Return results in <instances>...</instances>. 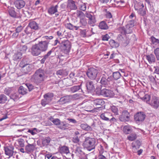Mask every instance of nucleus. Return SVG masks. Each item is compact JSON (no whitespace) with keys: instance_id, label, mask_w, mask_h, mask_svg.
Wrapping results in <instances>:
<instances>
[{"instance_id":"obj_1","label":"nucleus","mask_w":159,"mask_h":159,"mask_svg":"<svg viewBox=\"0 0 159 159\" xmlns=\"http://www.w3.org/2000/svg\"><path fill=\"white\" fill-rule=\"evenodd\" d=\"M52 36H45L42 37L44 40L39 41V43L33 45L31 49L32 54L34 56H38L42 52H45L48 49L51 40L53 39Z\"/></svg>"},{"instance_id":"obj_2","label":"nucleus","mask_w":159,"mask_h":159,"mask_svg":"<svg viewBox=\"0 0 159 159\" xmlns=\"http://www.w3.org/2000/svg\"><path fill=\"white\" fill-rule=\"evenodd\" d=\"M19 66L21 68L23 72L27 74L30 72L34 68L33 65L31 64H28L25 58H23L20 62Z\"/></svg>"},{"instance_id":"obj_3","label":"nucleus","mask_w":159,"mask_h":159,"mask_svg":"<svg viewBox=\"0 0 159 159\" xmlns=\"http://www.w3.org/2000/svg\"><path fill=\"white\" fill-rule=\"evenodd\" d=\"M95 139L94 138L88 137L85 138L83 145L88 151H90L95 149Z\"/></svg>"},{"instance_id":"obj_4","label":"nucleus","mask_w":159,"mask_h":159,"mask_svg":"<svg viewBox=\"0 0 159 159\" xmlns=\"http://www.w3.org/2000/svg\"><path fill=\"white\" fill-rule=\"evenodd\" d=\"M99 70L93 67H90L88 69L86 72V74L88 78L91 80L96 79L99 73Z\"/></svg>"},{"instance_id":"obj_5","label":"nucleus","mask_w":159,"mask_h":159,"mask_svg":"<svg viewBox=\"0 0 159 159\" xmlns=\"http://www.w3.org/2000/svg\"><path fill=\"white\" fill-rule=\"evenodd\" d=\"M96 93L98 95H102L105 97H112L114 95L113 91L106 89H102L101 88L99 90L96 89Z\"/></svg>"},{"instance_id":"obj_6","label":"nucleus","mask_w":159,"mask_h":159,"mask_svg":"<svg viewBox=\"0 0 159 159\" xmlns=\"http://www.w3.org/2000/svg\"><path fill=\"white\" fill-rule=\"evenodd\" d=\"M39 28V24L34 21H30L27 27L25 28V32L26 34H28L32 32V29L37 30Z\"/></svg>"},{"instance_id":"obj_7","label":"nucleus","mask_w":159,"mask_h":159,"mask_svg":"<svg viewBox=\"0 0 159 159\" xmlns=\"http://www.w3.org/2000/svg\"><path fill=\"white\" fill-rule=\"evenodd\" d=\"M111 79L112 77L111 76L107 77L105 75H103L100 81L101 86L105 87H109L111 81Z\"/></svg>"},{"instance_id":"obj_8","label":"nucleus","mask_w":159,"mask_h":159,"mask_svg":"<svg viewBox=\"0 0 159 159\" xmlns=\"http://www.w3.org/2000/svg\"><path fill=\"white\" fill-rule=\"evenodd\" d=\"M145 113L143 112H138L134 115V119L137 124H140L143 122L146 117Z\"/></svg>"},{"instance_id":"obj_9","label":"nucleus","mask_w":159,"mask_h":159,"mask_svg":"<svg viewBox=\"0 0 159 159\" xmlns=\"http://www.w3.org/2000/svg\"><path fill=\"white\" fill-rule=\"evenodd\" d=\"M53 97V94L52 93H48L44 95V99L41 101V103L43 106L48 104L51 102Z\"/></svg>"},{"instance_id":"obj_10","label":"nucleus","mask_w":159,"mask_h":159,"mask_svg":"<svg viewBox=\"0 0 159 159\" xmlns=\"http://www.w3.org/2000/svg\"><path fill=\"white\" fill-rule=\"evenodd\" d=\"M72 98V96L66 95L61 97L57 101V103L60 105H63L70 102Z\"/></svg>"},{"instance_id":"obj_11","label":"nucleus","mask_w":159,"mask_h":159,"mask_svg":"<svg viewBox=\"0 0 159 159\" xmlns=\"http://www.w3.org/2000/svg\"><path fill=\"white\" fill-rule=\"evenodd\" d=\"M149 103L154 108L159 110V99L158 97L152 96Z\"/></svg>"},{"instance_id":"obj_12","label":"nucleus","mask_w":159,"mask_h":159,"mask_svg":"<svg viewBox=\"0 0 159 159\" xmlns=\"http://www.w3.org/2000/svg\"><path fill=\"white\" fill-rule=\"evenodd\" d=\"M130 118L129 113L126 110L123 111L121 114L119 116L120 120L122 122H128Z\"/></svg>"},{"instance_id":"obj_13","label":"nucleus","mask_w":159,"mask_h":159,"mask_svg":"<svg viewBox=\"0 0 159 159\" xmlns=\"http://www.w3.org/2000/svg\"><path fill=\"white\" fill-rule=\"evenodd\" d=\"M62 49L67 52H69L71 48L70 43L68 40H64L61 43Z\"/></svg>"},{"instance_id":"obj_14","label":"nucleus","mask_w":159,"mask_h":159,"mask_svg":"<svg viewBox=\"0 0 159 159\" xmlns=\"http://www.w3.org/2000/svg\"><path fill=\"white\" fill-rule=\"evenodd\" d=\"M14 149V148L12 146L4 147L5 154L6 155L8 156L9 157H11L13 155Z\"/></svg>"},{"instance_id":"obj_15","label":"nucleus","mask_w":159,"mask_h":159,"mask_svg":"<svg viewBox=\"0 0 159 159\" xmlns=\"http://www.w3.org/2000/svg\"><path fill=\"white\" fill-rule=\"evenodd\" d=\"M14 4L16 8L20 9L24 7L25 2L23 0H16L14 1Z\"/></svg>"},{"instance_id":"obj_16","label":"nucleus","mask_w":159,"mask_h":159,"mask_svg":"<svg viewBox=\"0 0 159 159\" xmlns=\"http://www.w3.org/2000/svg\"><path fill=\"white\" fill-rule=\"evenodd\" d=\"M86 87L88 92H91L94 90V84L93 81L88 80L86 83Z\"/></svg>"},{"instance_id":"obj_17","label":"nucleus","mask_w":159,"mask_h":159,"mask_svg":"<svg viewBox=\"0 0 159 159\" xmlns=\"http://www.w3.org/2000/svg\"><path fill=\"white\" fill-rule=\"evenodd\" d=\"M85 16L89 19L88 23L89 25H93L96 22L94 16L91 14L90 13L87 12L85 13Z\"/></svg>"},{"instance_id":"obj_18","label":"nucleus","mask_w":159,"mask_h":159,"mask_svg":"<svg viewBox=\"0 0 159 159\" xmlns=\"http://www.w3.org/2000/svg\"><path fill=\"white\" fill-rule=\"evenodd\" d=\"M34 75L44 80L45 76V72L41 69H39L35 71Z\"/></svg>"},{"instance_id":"obj_19","label":"nucleus","mask_w":159,"mask_h":159,"mask_svg":"<svg viewBox=\"0 0 159 159\" xmlns=\"http://www.w3.org/2000/svg\"><path fill=\"white\" fill-rule=\"evenodd\" d=\"M35 148V145L34 143L30 144L28 143L25 147V150L26 152L28 154H30L34 150Z\"/></svg>"},{"instance_id":"obj_20","label":"nucleus","mask_w":159,"mask_h":159,"mask_svg":"<svg viewBox=\"0 0 159 159\" xmlns=\"http://www.w3.org/2000/svg\"><path fill=\"white\" fill-rule=\"evenodd\" d=\"M55 48H53L46 54L43 56V58L40 60V63L41 64H43L45 63L46 60L51 55V53L54 51Z\"/></svg>"},{"instance_id":"obj_21","label":"nucleus","mask_w":159,"mask_h":159,"mask_svg":"<svg viewBox=\"0 0 159 159\" xmlns=\"http://www.w3.org/2000/svg\"><path fill=\"white\" fill-rule=\"evenodd\" d=\"M107 17L108 18L106 20L108 25L110 26L112 25L113 23V19L112 18V16L111 12H107L106 14Z\"/></svg>"},{"instance_id":"obj_22","label":"nucleus","mask_w":159,"mask_h":159,"mask_svg":"<svg viewBox=\"0 0 159 159\" xmlns=\"http://www.w3.org/2000/svg\"><path fill=\"white\" fill-rule=\"evenodd\" d=\"M31 80L32 81L37 84L41 83L44 80L43 79H41L34 75L32 76Z\"/></svg>"},{"instance_id":"obj_23","label":"nucleus","mask_w":159,"mask_h":159,"mask_svg":"<svg viewBox=\"0 0 159 159\" xmlns=\"http://www.w3.org/2000/svg\"><path fill=\"white\" fill-rule=\"evenodd\" d=\"M58 6L57 5L55 6H52L49 7L48 11L49 14L52 15L57 12V8Z\"/></svg>"},{"instance_id":"obj_24","label":"nucleus","mask_w":159,"mask_h":159,"mask_svg":"<svg viewBox=\"0 0 159 159\" xmlns=\"http://www.w3.org/2000/svg\"><path fill=\"white\" fill-rule=\"evenodd\" d=\"M68 74V72L66 70L61 69L57 70L56 74L59 75L61 77L67 76Z\"/></svg>"},{"instance_id":"obj_25","label":"nucleus","mask_w":159,"mask_h":159,"mask_svg":"<svg viewBox=\"0 0 159 159\" xmlns=\"http://www.w3.org/2000/svg\"><path fill=\"white\" fill-rule=\"evenodd\" d=\"M100 116L101 118L103 120L109 121L111 115L110 113L105 112L102 113Z\"/></svg>"},{"instance_id":"obj_26","label":"nucleus","mask_w":159,"mask_h":159,"mask_svg":"<svg viewBox=\"0 0 159 159\" xmlns=\"http://www.w3.org/2000/svg\"><path fill=\"white\" fill-rule=\"evenodd\" d=\"M18 91L19 94L22 95L26 94L27 93V90L25 84L20 86L18 89Z\"/></svg>"},{"instance_id":"obj_27","label":"nucleus","mask_w":159,"mask_h":159,"mask_svg":"<svg viewBox=\"0 0 159 159\" xmlns=\"http://www.w3.org/2000/svg\"><path fill=\"white\" fill-rule=\"evenodd\" d=\"M67 7L71 10H76L77 9L75 2L72 0H69L68 1Z\"/></svg>"},{"instance_id":"obj_28","label":"nucleus","mask_w":159,"mask_h":159,"mask_svg":"<svg viewBox=\"0 0 159 159\" xmlns=\"http://www.w3.org/2000/svg\"><path fill=\"white\" fill-rule=\"evenodd\" d=\"M146 58L150 64L154 63L156 61V58L152 54L146 56Z\"/></svg>"},{"instance_id":"obj_29","label":"nucleus","mask_w":159,"mask_h":159,"mask_svg":"<svg viewBox=\"0 0 159 159\" xmlns=\"http://www.w3.org/2000/svg\"><path fill=\"white\" fill-rule=\"evenodd\" d=\"M59 152L61 154H67L69 153L68 147L65 146L60 147L59 148Z\"/></svg>"},{"instance_id":"obj_30","label":"nucleus","mask_w":159,"mask_h":159,"mask_svg":"<svg viewBox=\"0 0 159 159\" xmlns=\"http://www.w3.org/2000/svg\"><path fill=\"white\" fill-rule=\"evenodd\" d=\"M94 105L96 106H102L104 103V101L102 99H97L93 100Z\"/></svg>"},{"instance_id":"obj_31","label":"nucleus","mask_w":159,"mask_h":159,"mask_svg":"<svg viewBox=\"0 0 159 159\" xmlns=\"http://www.w3.org/2000/svg\"><path fill=\"white\" fill-rule=\"evenodd\" d=\"M119 31L122 34L125 35L131 33V30H129L128 28L125 29L124 27H120L119 28Z\"/></svg>"},{"instance_id":"obj_32","label":"nucleus","mask_w":159,"mask_h":159,"mask_svg":"<svg viewBox=\"0 0 159 159\" xmlns=\"http://www.w3.org/2000/svg\"><path fill=\"white\" fill-rule=\"evenodd\" d=\"M144 7V5L142 2H138L136 1L135 2L134 7L135 10L137 11L141 8H143Z\"/></svg>"},{"instance_id":"obj_33","label":"nucleus","mask_w":159,"mask_h":159,"mask_svg":"<svg viewBox=\"0 0 159 159\" xmlns=\"http://www.w3.org/2000/svg\"><path fill=\"white\" fill-rule=\"evenodd\" d=\"M121 75L120 72L119 71H116L112 73V75H111L110 76L112 77L111 81L114 80H117L120 78Z\"/></svg>"},{"instance_id":"obj_34","label":"nucleus","mask_w":159,"mask_h":159,"mask_svg":"<svg viewBox=\"0 0 159 159\" xmlns=\"http://www.w3.org/2000/svg\"><path fill=\"white\" fill-rule=\"evenodd\" d=\"M135 22L134 20H130L126 26V28H128L129 30H131V33L132 32V28L134 26Z\"/></svg>"},{"instance_id":"obj_35","label":"nucleus","mask_w":159,"mask_h":159,"mask_svg":"<svg viewBox=\"0 0 159 159\" xmlns=\"http://www.w3.org/2000/svg\"><path fill=\"white\" fill-rule=\"evenodd\" d=\"M80 126L82 129L87 131H91L92 128L86 124H81Z\"/></svg>"},{"instance_id":"obj_36","label":"nucleus","mask_w":159,"mask_h":159,"mask_svg":"<svg viewBox=\"0 0 159 159\" xmlns=\"http://www.w3.org/2000/svg\"><path fill=\"white\" fill-rule=\"evenodd\" d=\"M59 128L62 129H65L68 127L69 124L66 123L65 121H60L58 125Z\"/></svg>"},{"instance_id":"obj_37","label":"nucleus","mask_w":159,"mask_h":159,"mask_svg":"<svg viewBox=\"0 0 159 159\" xmlns=\"http://www.w3.org/2000/svg\"><path fill=\"white\" fill-rule=\"evenodd\" d=\"M123 131L126 134H129L132 132V128L129 125L125 126L123 128Z\"/></svg>"},{"instance_id":"obj_38","label":"nucleus","mask_w":159,"mask_h":159,"mask_svg":"<svg viewBox=\"0 0 159 159\" xmlns=\"http://www.w3.org/2000/svg\"><path fill=\"white\" fill-rule=\"evenodd\" d=\"M81 84H80V85H77L73 86L71 87L69 89V91L72 93L76 92L81 89Z\"/></svg>"},{"instance_id":"obj_39","label":"nucleus","mask_w":159,"mask_h":159,"mask_svg":"<svg viewBox=\"0 0 159 159\" xmlns=\"http://www.w3.org/2000/svg\"><path fill=\"white\" fill-rule=\"evenodd\" d=\"M107 22H105V21L101 22L99 25V28L103 30H107L108 28V27L107 25Z\"/></svg>"},{"instance_id":"obj_40","label":"nucleus","mask_w":159,"mask_h":159,"mask_svg":"<svg viewBox=\"0 0 159 159\" xmlns=\"http://www.w3.org/2000/svg\"><path fill=\"white\" fill-rule=\"evenodd\" d=\"M22 53L21 52H17L13 57V59L14 61L20 59L22 58Z\"/></svg>"},{"instance_id":"obj_41","label":"nucleus","mask_w":159,"mask_h":159,"mask_svg":"<svg viewBox=\"0 0 159 159\" xmlns=\"http://www.w3.org/2000/svg\"><path fill=\"white\" fill-rule=\"evenodd\" d=\"M109 43L112 48H117L119 46V44L118 42L115 41L113 39L110 40Z\"/></svg>"},{"instance_id":"obj_42","label":"nucleus","mask_w":159,"mask_h":159,"mask_svg":"<svg viewBox=\"0 0 159 159\" xmlns=\"http://www.w3.org/2000/svg\"><path fill=\"white\" fill-rule=\"evenodd\" d=\"M7 100V96L4 94L0 95V104H4Z\"/></svg>"},{"instance_id":"obj_43","label":"nucleus","mask_w":159,"mask_h":159,"mask_svg":"<svg viewBox=\"0 0 159 159\" xmlns=\"http://www.w3.org/2000/svg\"><path fill=\"white\" fill-rule=\"evenodd\" d=\"M20 97H19V93H15L12 94L10 96L11 99L15 101L19 99Z\"/></svg>"},{"instance_id":"obj_44","label":"nucleus","mask_w":159,"mask_h":159,"mask_svg":"<svg viewBox=\"0 0 159 159\" xmlns=\"http://www.w3.org/2000/svg\"><path fill=\"white\" fill-rule=\"evenodd\" d=\"M150 39L153 44L159 46V40L158 39L155 38L153 36L151 37Z\"/></svg>"},{"instance_id":"obj_45","label":"nucleus","mask_w":159,"mask_h":159,"mask_svg":"<svg viewBox=\"0 0 159 159\" xmlns=\"http://www.w3.org/2000/svg\"><path fill=\"white\" fill-rule=\"evenodd\" d=\"M51 139L49 137H46L43 139L42 143L44 146H47L48 145L50 142Z\"/></svg>"},{"instance_id":"obj_46","label":"nucleus","mask_w":159,"mask_h":159,"mask_svg":"<svg viewBox=\"0 0 159 159\" xmlns=\"http://www.w3.org/2000/svg\"><path fill=\"white\" fill-rule=\"evenodd\" d=\"M137 12L139 14L143 16H145L146 14V10L144 7L138 10Z\"/></svg>"},{"instance_id":"obj_47","label":"nucleus","mask_w":159,"mask_h":159,"mask_svg":"<svg viewBox=\"0 0 159 159\" xmlns=\"http://www.w3.org/2000/svg\"><path fill=\"white\" fill-rule=\"evenodd\" d=\"M29 43H26L25 45H21L19 48V50L22 52H25L28 48L27 45Z\"/></svg>"},{"instance_id":"obj_48","label":"nucleus","mask_w":159,"mask_h":159,"mask_svg":"<svg viewBox=\"0 0 159 159\" xmlns=\"http://www.w3.org/2000/svg\"><path fill=\"white\" fill-rule=\"evenodd\" d=\"M79 24L80 26H81V27L82 26H85L87 24L86 19L83 18H81L80 20Z\"/></svg>"},{"instance_id":"obj_49","label":"nucleus","mask_w":159,"mask_h":159,"mask_svg":"<svg viewBox=\"0 0 159 159\" xmlns=\"http://www.w3.org/2000/svg\"><path fill=\"white\" fill-rule=\"evenodd\" d=\"M27 89L28 88L29 91H31L32 90L34 89L35 87L33 85L30 83H26L25 84Z\"/></svg>"},{"instance_id":"obj_50","label":"nucleus","mask_w":159,"mask_h":159,"mask_svg":"<svg viewBox=\"0 0 159 159\" xmlns=\"http://www.w3.org/2000/svg\"><path fill=\"white\" fill-rule=\"evenodd\" d=\"M136 135L135 134H132L127 137L128 139L130 141H133L136 138Z\"/></svg>"},{"instance_id":"obj_51","label":"nucleus","mask_w":159,"mask_h":159,"mask_svg":"<svg viewBox=\"0 0 159 159\" xmlns=\"http://www.w3.org/2000/svg\"><path fill=\"white\" fill-rule=\"evenodd\" d=\"M111 111L114 113L116 115H118V110L117 108L115 106L111 107Z\"/></svg>"},{"instance_id":"obj_52","label":"nucleus","mask_w":159,"mask_h":159,"mask_svg":"<svg viewBox=\"0 0 159 159\" xmlns=\"http://www.w3.org/2000/svg\"><path fill=\"white\" fill-rule=\"evenodd\" d=\"M154 52L157 60H159V48H157L154 49Z\"/></svg>"},{"instance_id":"obj_53","label":"nucleus","mask_w":159,"mask_h":159,"mask_svg":"<svg viewBox=\"0 0 159 159\" xmlns=\"http://www.w3.org/2000/svg\"><path fill=\"white\" fill-rule=\"evenodd\" d=\"M142 99L144 101L148 102L150 100V96L148 94H146L144 97L142 98Z\"/></svg>"},{"instance_id":"obj_54","label":"nucleus","mask_w":159,"mask_h":159,"mask_svg":"<svg viewBox=\"0 0 159 159\" xmlns=\"http://www.w3.org/2000/svg\"><path fill=\"white\" fill-rule=\"evenodd\" d=\"M27 132H28L30 133L32 135H34L37 134V129L34 128L31 129H29Z\"/></svg>"},{"instance_id":"obj_55","label":"nucleus","mask_w":159,"mask_h":159,"mask_svg":"<svg viewBox=\"0 0 159 159\" xmlns=\"http://www.w3.org/2000/svg\"><path fill=\"white\" fill-rule=\"evenodd\" d=\"M10 15L12 17L15 18L16 17V13L15 11L13 10H10L9 11Z\"/></svg>"},{"instance_id":"obj_56","label":"nucleus","mask_w":159,"mask_h":159,"mask_svg":"<svg viewBox=\"0 0 159 159\" xmlns=\"http://www.w3.org/2000/svg\"><path fill=\"white\" fill-rule=\"evenodd\" d=\"M51 121L55 125H58L60 123L61 121L59 119H53L52 118Z\"/></svg>"},{"instance_id":"obj_57","label":"nucleus","mask_w":159,"mask_h":159,"mask_svg":"<svg viewBox=\"0 0 159 159\" xmlns=\"http://www.w3.org/2000/svg\"><path fill=\"white\" fill-rule=\"evenodd\" d=\"M19 146L21 147L24 146V140L22 139H20L18 140Z\"/></svg>"},{"instance_id":"obj_58","label":"nucleus","mask_w":159,"mask_h":159,"mask_svg":"<svg viewBox=\"0 0 159 159\" xmlns=\"http://www.w3.org/2000/svg\"><path fill=\"white\" fill-rule=\"evenodd\" d=\"M80 139L78 136H75L72 139V141L74 143H77L79 142Z\"/></svg>"},{"instance_id":"obj_59","label":"nucleus","mask_w":159,"mask_h":159,"mask_svg":"<svg viewBox=\"0 0 159 159\" xmlns=\"http://www.w3.org/2000/svg\"><path fill=\"white\" fill-rule=\"evenodd\" d=\"M66 27L70 30L73 29V25L70 23H67L65 25Z\"/></svg>"},{"instance_id":"obj_60","label":"nucleus","mask_w":159,"mask_h":159,"mask_svg":"<svg viewBox=\"0 0 159 159\" xmlns=\"http://www.w3.org/2000/svg\"><path fill=\"white\" fill-rule=\"evenodd\" d=\"M11 90L9 89H5L4 90V93L7 95H9L11 93Z\"/></svg>"},{"instance_id":"obj_61","label":"nucleus","mask_w":159,"mask_h":159,"mask_svg":"<svg viewBox=\"0 0 159 159\" xmlns=\"http://www.w3.org/2000/svg\"><path fill=\"white\" fill-rule=\"evenodd\" d=\"M80 34L82 37H87L86 34V30H82L80 31Z\"/></svg>"},{"instance_id":"obj_62","label":"nucleus","mask_w":159,"mask_h":159,"mask_svg":"<svg viewBox=\"0 0 159 159\" xmlns=\"http://www.w3.org/2000/svg\"><path fill=\"white\" fill-rule=\"evenodd\" d=\"M73 84L70 79H68L67 80L66 83V85L67 86H70L72 85Z\"/></svg>"},{"instance_id":"obj_63","label":"nucleus","mask_w":159,"mask_h":159,"mask_svg":"<svg viewBox=\"0 0 159 159\" xmlns=\"http://www.w3.org/2000/svg\"><path fill=\"white\" fill-rule=\"evenodd\" d=\"M149 78L150 81L153 83H156L155 78L152 75H150L149 76Z\"/></svg>"},{"instance_id":"obj_64","label":"nucleus","mask_w":159,"mask_h":159,"mask_svg":"<svg viewBox=\"0 0 159 159\" xmlns=\"http://www.w3.org/2000/svg\"><path fill=\"white\" fill-rule=\"evenodd\" d=\"M110 38V36L107 34L102 36V40L103 41H108V39Z\"/></svg>"}]
</instances>
